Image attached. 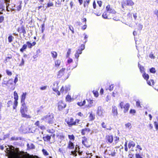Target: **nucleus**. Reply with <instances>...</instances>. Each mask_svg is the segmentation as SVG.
<instances>
[{
  "label": "nucleus",
  "mask_w": 158,
  "mask_h": 158,
  "mask_svg": "<svg viewBox=\"0 0 158 158\" xmlns=\"http://www.w3.org/2000/svg\"><path fill=\"white\" fill-rule=\"evenodd\" d=\"M0 148L2 150L5 149L8 158H31L29 154L21 152L18 148H15L12 146H8V147L6 146L4 148L2 146Z\"/></svg>",
  "instance_id": "1"
},
{
  "label": "nucleus",
  "mask_w": 158,
  "mask_h": 158,
  "mask_svg": "<svg viewBox=\"0 0 158 158\" xmlns=\"http://www.w3.org/2000/svg\"><path fill=\"white\" fill-rule=\"evenodd\" d=\"M41 120L49 124H52L53 123V116L52 114H49L41 118Z\"/></svg>",
  "instance_id": "2"
},
{
  "label": "nucleus",
  "mask_w": 158,
  "mask_h": 158,
  "mask_svg": "<svg viewBox=\"0 0 158 158\" xmlns=\"http://www.w3.org/2000/svg\"><path fill=\"white\" fill-rule=\"evenodd\" d=\"M27 111V108L25 103L22 104V106L20 108V111L22 116L23 117L29 118V115L25 114V113Z\"/></svg>",
  "instance_id": "3"
},
{
  "label": "nucleus",
  "mask_w": 158,
  "mask_h": 158,
  "mask_svg": "<svg viewBox=\"0 0 158 158\" xmlns=\"http://www.w3.org/2000/svg\"><path fill=\"white\" fill-rule=\"evenodd\" d=\"M66 121L69 126H71L73 125H76V123H78L79 121V120L77 119H76L75 121H74L73 119L71 117L68 118L67 119H66Z\"/></svg>",
  "instance_id": "4"
},
{
  "label": "nucleus",
  "mask_w": 158,
  "mask_h": 158,
  "mask_svg": "<svg viewBox=\"0 0 158 158\" xmlns=\"http://www.w3.org/2000/svg\"><path fill=\"white\" fill-rule=\"evenodd\" d=\"M119 106L121 109H124V112L126 113L128 111L130 107V104L129 103H124L123 102H121L119 104Z\"/></svg>",
  "instance_id": "5"
},
{
  "label": "nucleus",
  "mask_w": 158,
  "mask_h": 158,
  "mask_svg": "<svg viewBox=\"0 0 158 158\" xmlns=\"http://www.w3.org/2000/svg\"><path fill=\"white\" fill-rule=\"evenodd\" d=\"M70 89V86L66 85L62 86L60 90V92L63 94H65Z\"/></svg>",
  "instance_id": "6"
},
{
  "label": "nucleus",
  "mask_w": 158,
  "mask_h": 158,
  "mask_svg": "<svg viewBox=\"0 0 158 158\" xmlns=\"http://www.w3.org/2000/svg\"><path fill=\"white\" fill-rule=\"evenodd\" d=\"M58 85V82L57 81L55 82L52 89L53 90L55 91L58 96H59L60 95V92L58 90L59 88Z\"/></svg>",
  "instance_id": "7"
},
{
  "label": "nucleus",
  "mask_w": 158,
  "mask_h": 158,
  "mask_svg": "<svg viewBox=\"0 0 158 158\" xmlns=\"http://www.w3.org/2000/svg\"><path fill=\"white\" fill-rule=\"evenodd\" d=\"M66 104L62 101H60L58 103V109L60 110H62L66 106Z\"/></svg>",
  "instance_id": "8"
},
{
  "label": "nucleus",
  "mask_w": 158,
  "mask_h": 158,
  "mask_svg": "<svg viewBox=\"0 0 158 158\" xmlns=\"http://www.w3.org/2000/svg\"><path fill=\"white\" fill-rule=\"evenodd\" d=\"M103 110L101 106H98L97 111V114L99 116H103Z\"/></svg>",
  "instance_id": "9"
},
{
  "label": "nucleus",
  "mask_w": 158,
  "mask_h": 158,
  "mask_svg": "<svg viewBox=\"0 0 158 158\" xmlns=\"http://www.w3.org/2000/svg\"><path fill=\"white\" fill-rule=\"evenodd\" d=\"M82 143L86 147L88 148L89 147L90 143L89 142V140L87 138H84L82 141Z\"/></svg>",
  "instance_id": "10"
},
{
  "label": "nucleus",
  "mask_w": 158,
  "mask_h": 158,
  "mask_svg": "<svg viewBox=\"0 0 158 158\" xmlns=\"http://www.w3.org/2000/svg\"><path fill=\"white\" fill-rule=\"evenodd\" d=\"M65 70V68H62L58 72L57 75V77L58 78H60L62 77L64 74Z\"/></svg>",
  "instance_id": "11"
},
{
  "label": "nucleus",
  "mask_w": 158,
  "mask_h": 158,
  "mask_svg": "<svg viewBox=\"0 0 158 158\" xmlns=\"http://www.w3.org/2000/svg\"><path fill=\"white\" fill-rule=\"evenodd\" d=\"M18 31L20 33H23V34L26 33V31H25V27L22 26L20 27H19L18 29Z\"/></svg>",
  "instance_id": "12"
},
{
  "label": "nucleus",
  "mask_w": 158,
  "mask_h": 158,
  "mask_svg": "<svg viewBox=\"0 0 158 158\" xmlns=\"http://www.w3.org/2000/svg\"><path fill=\"white\" fill-rule=\"evenodd\" d=\"M27 95V93H23L21 96V102L22 104H23L25 103V100L26 98V95Z\"/></svg>",
  "instance_id": "13"
},
{
  "label": "nucleus",
  "mask_w": 158,
  "mask_h": 158,
  "mask_svg": "<svg viewBox=\"0 0 158 158\" xmlns=\"http://www.w3.org/2000/svg\"><path fill=\"white\" fill-rule=\"evenodd\" d=\"M106 139L108 140V142L111 143L113 140V136L112 135H108L106 136Z\"/></svg>",
  "instance_id": "14"
},
{
  "label": "nucleus",
  "mask_w": 158,
  "mask_h": 158,
  "mask_svg": "<svg viewBox=\"0 0 158 158\" xmlns=\"http://www.w3.org/2000/svg\"><path fill=\"white\" fill-rule=\"evenodd\" d=\"M112 111L114 115L117 116V108L115 106H113Z\"/></svg>",
  "instance_id": "15"
},
{
  "label": "nucleus",
  "mask_w": 158,
  "mask_h": 158,
  "mask_svg": "<svg viewBox=\"0 0 158 158\" xmlns=\"http://www.w3.org/2000/svg\"><path fill=\"white\" fill-rule=\"evenodd\" d=\"M74 145L73 144L71 141H69V142L68 148L69 149H73L74 148Z\"/></svg>",
  "instance_id": "16"
},
{
  "label": "nucleus",
  "mask_w": 158,
  "mask_h": 158,
  "mask_svg": "<svg viewBox=\"0 0 158 158\" xmlns=\"http://www.w3.org/2000/svg\"><path fill=\"white\" fill-rule=\"evenodd\" d=\"M51 54L53 59H56L57 56V52L55 51H52L51 52Z\"/></svg>",
  "instance_id": "17"
},
{
  "label": "nucleus",
  "mask_w": 158,
  "mask_h": 158,
  "mask_svg": "<svg viewBox=\"0 0 158 158\" xmlns=\"http://www.w3.org/2000/svg\"><path fill=\"white\" fill-rule=\"evenodd\" d=\"M135 143L134 142L131 141L129 142L128 143V147L129 148H130L131 147H134L135 146Z\"/></svg>",
  "instance_id": "18"
},
{
  "label": "nucleus",
  "mask_w": 158,
  "mask_h": 158,
  "mask_svg": "<svg viewBox=\"0 0 158 158\" xmlns=\"http://www.w3.org/2000/svg\"><path fill=\"white\" fill-rule=\"evenodd\" d=\"M127 6H132L134 5V2L131 0H127Z\"/></svg>",
  "instance_id": "19"
},
{
  "label": "nucleus",
  "mask_w": 158,
  "mask_h": 158,
  "mask_svg": "<svg viewBox=\"0 0 158 158\" xmlns=\"http://www.w3.org/2000/svg\"><path fill=\"white\" fill-rule=\"evenodd\" d=\"M60 60H56L55 62V66L56 67H58L60 65Z\"/></svg>",
  "instance_id": "20"
},
{
  "label": "nucleus",
  "mask_w": 158,
  "mask_h": 158,
  "mask_svg": "<svg viewBox=\"0 0 158 158\" xmlns=\"http://www.w3.org/2000/svg\"><path fill=\"white\" fill-rule=\"evenodd\" d=\"M43 139L44 140L46 141H50V139H51V136L47 135V136H46L44 137H43Z\"/></svg>",
  "instance_id": "21"
},
{
  "label": "nucleus",
  "mask_w": 158,
  "mask_h": 158,
  "mask_svg": "<svg viewBox=\"0 0 158 158\" xmlns=\"http://www.w3.org/2000/svg\"><path fill=\"white\" fill-rule=\"evenodd\" d=\"M95 118V115L92 113L90 114L89 116V120H93Z\"/></svg>",
  "instance_id": "22"
},
{
  "label": "nucleus",
  "mask_w": 158,
  "mask_h": 158,
  "mask_svg": "<svg viewBox=\"0 0 158 158\" xmlns=\"http://www.w3.org/2000/svg\"><path fill=\"white\" fill-rule=\"evenodd\" d=\"M79 54H80L77 52H76L75 54V57L77 59V60L76 61V65L75 67H76L77 65V63H78V58L79 57Z\"/></svg>",
  "instance_id": "23"
},
{
  "label": "nucleus",
  "mask_w": 158,
  "mask_h": 158,
  "mask_svg": "<svg viewBox=\"0 0 158 158\" xmlns=\"http://www.w3.org/2000/svg\"><path fill=\"white\" fill-rule=\"evenodd\" d=\"M143 77L144 79L147 80L149 78V76L148 74H146L145 73H144L143 75Z\"/></svg>",
  "instance_id": "24"
},
{
  "label": "nucleus",
  "mask_w": 158,
  "mask_h": 158,
  "mask_svg": "<svg viewBox=\"0 0 158 158\" xmlns=\"http://www.w3.org/2000/svg\"><path fill=\"white\" fill-rule=\"evenodd\" d=\"M27 45L26 44H24L22 48L20 49V51L22 52H23L25 49H26L27 48Z\"/></svg>",
  "instance_id": "25"
},
{
  "label": "nucleus",
  "mask_w": 158,
  "mask_h": 158,
  "mask_svg": "<svg viewBox=\"0 0 158 158\" xmlns=\"http://www.w3.org/2000/svg\"><path fill=\"white\" fill-rule=\"evenodd\" d=\"M14 39V37L12 35H9L8 38V41L9 43L12 42Z\"/></svg>",
  "instance_id": "26"
},
{
  "label": "nucleus",
  "mask_w": 158,
  "mask_h": 158,
  "mask_svg": "<svg viewBox=\"0 0 158 158\" xmlns=\"http://www.w3.org/2000/svg\"><path fill=\"white\" fill-rule=\"evenodd\" d=\"M14 98L15 100L16 101H17L18 99V96L16 91H15L14 92Z\"/></svg>",
  "instance_id": "27"
},
{
  "label": "nucleus",
  "mask_w": 158,
  "mask_h": 158,
  "mask_svg": "<svg viewBox=\"0 0 158 158\" xmlns=\"http://www.w3.org/2000/svg\"><path fill=\"white\" fill-rule=\"evenodd\" d=\"M125 126L127 128L130 129L131 127V124L130 123H128L125 124Z\"/></svg>",
  "instance_id": "28"
},
{
  "label": "nucleus",
  "mask_w": 158,
  "mask_h": 158,
  "mask_svg": "<svg viewBox=\"0 0 158 158\" xmlns=\"http://www.w3.org/2000/svg\"><path fill=\"white\" fill-rule=\"evenodd\" d=\"M136 106L138 107H139V108L142 107V106H141V102L139 100H138L136 101Z\"/></svg>",
  "instance_id": "29"
},
{
  "label": "nucleus",
  "mask_w": 158,
  "mask_h": 158,
  "mask_svg": "<svg viewBox=\"0 0 158 158\" xmlns=\"http://www.w3.org/2000/svg\"><path fill=\"white\" fill-rule=\"evenodd\" d=\"M138 67H139L140 71L141 73L143 72H144V67L143 66H141L138 63Z\"/></svg>",
  "instance_id": "30"
},
{
  "label": "nucleus",
  "mask_w": 158,
  "mask_h": 158,
  "mask_svg": "<svg viewBox=\"0 0 158 158\" xmlns=\"http://www.w3.org/2000/svg\"><path fill=\"white\" fill-rule=\"evenodd\" d=\"M18 104L17 101L15 100L14 104L13 106V108L14 109H15Z\"/></svg>",
  "instance_id": "31"
},
{
  "label": "nucleus",
  "mask_w": 158,
  "mask_h": 158,
  "mask_svg": "<svg viewBox=\"0 0 158 158\" xmlns=\"http://www.w3.org/2000/svg\"><path fill=\"white\" fill-rule=\"evenodd\" d=\"M85 101L84 100L82 102L77 103V105L80 106H82L85 105Z\"/></svg>",
  "instance_id": "32"
},
{
  "label": "nucleus",
  "mask_w": 158,
  "mask_h": 158,
  "mask_svg": "<svg viewBox=\"0 0 158 158\" xmlns=\"http://www.w3.org/2000/svg\"><path fill=\"white\" fill-rule=\"evenodd\" d=\"M71 98L70 95H68L66 97V100L67 101L70 102L71 101Z\"/></svg>",
  "instance_id": "33"
},
{
  "label": "nucleus",
  "mask_w": 158,
  "mask_h": 158,
  "mask_svg": "<svg viewBox=\"0 0 158 158\" xmlns=\"http://www.w3.org/2000/svg\"><path fill=\"white\" fill-rule=\"evenodd\" d=\"M68 137L69 139L73 141H74L75 139V137L73 135H68Z\"/></svg>",
  "instance_id": "34"
},
{
  "label": "nucleus",
  "mask_w": 158,
  "mask_h": 158,
  "mask_svg": "<svg viewBox=\"0 0 158 158\" xmlns=\"http://www.w3.org/2000/svg\"><path fill=\"white\" fill-rule=\"evenodd\" d=\"M53 3L52 2H50V1L49 0V2L47 4V8L51 6H53Z\"/></svg>",
  "instance_id": "35"
},
{
  "label": "nucleus",
  "mask_w": 158,
  "mask_h": 158,
  "mask_svg": "<svg viewBox=\"0 0 158 158\" xmlns=\"http://www.w3.org/2000/svg\"><path fill=\"white\" fill-rule=\"evenodd\" d=\"M127 6V0L124 1H123V2H122V7L123 8H124V6Z\"/></svg>",
  "instance_id": "36"
},
{
  "label": "nucleus",
  "mask_w": 158,
  "mask_h": 158,
  "mask_svg": "<svg viewBox=\"0 0 158 158\" xmlns=\"http://www.w3.org/2000/svg\"><path fill=\"white\" fill-rule=\"evenodd\" d=\"M27 45L28 46V47L29 48H31L33 46L32 45L31 43L27 41L26 42Z\"/></svg>",
  "instance_id": "37"
},
{
  "label": "nucleus",
  "mask_w": 158,
  "mask_h": 158,
  "mask_svg": "<svg viewBox=\"0 0 158 158\" xmlns=\"http://www.w3.org/2000/svg\"><path fill=\"white\" fill-rule=\"evenodd\" d=\"M93 94L95 97H98V93L97 91L94 90L93 91Z\"/></svg>",
  "instance_id": "38"
},
{
  "label": "nucleus",
  "mask_w": 158,
  "mask_h": 158,
  "mask_svg": "<svg viewBox=\"0 0 158 158\" xmlns=\"http://www.w3.org/2000/svg\"><path fill=\"white\" fill-rule=\"evenodd\" d=\"M42 151L43 152V154L45 155V156H48L49 155L48 153V152L45 149H43L42 150Z\"/></svg>",
  "instance_id": "39"
},
{
  "label": "nucleus",
  "mask_w": 158,
  "mask_h": 158,
  "mask_svg": "<svg viewBox=\"0 0 158 158\" xmlns=\"http://www.w3.org/2000/svg\"><path fill=\"white\" fill-rule=\"evenodd\" d=\"M150 72L151 73H154L156 72L155 69L154 68H152L150 70Z\"/></svg>",
  "instance_id": "40"
},
{
  "label": "nucleus",
  "mask_w": 158,
  "mask_h": 158,
  "mask_svg": "<svg viewBox=\"0 0 158 158\" xmlns=\"http://www.w3.org/2000/svg\"><path fill=\"white\" fill-rule=\"evenodd\" d=\"M71 52V49H69L67 52V55H66V57H68L69 56L70 53Z\"/></svg>",
  "instance_id": "41"
},
{
  "label": "nucleus",
  "mask_w": 158,
  "mask_h": 158,
  "mask_svg": "<svg viewBox=\"0 0 158 158\" xmlns=\"http://www.w3.org/2000/svg\"><path fill=\"white\" fill-rule=\"evenodd\" d=\"M118 95V92L117 91H114V92H113L112 95L114 97Z\"/></svg>",
  "instance_id": "42"
},
{
  "label": "nucleus",
  "mask_w": 158,
  "mask_h": 158,
  "mask_svg": "<svg viewBox=\"0 0 158 158\" xmlns=\"http://www.w3.org/2000/svg\"><path fill=\"white\" fill-rule=\"evenodd\" d=\"M109 13H112L113 14H115L116 12L114 9H111L110 10V11H108Z\"/></svg>",
  "instance_id": "43"
},
{
  "label": "nucleus",
  "mask_w": 158,
  "mask_h": 158,
  "mask_svg": "<svg viewBox=\"0 0 158 158\" xmlns=\"http://www.w3.org/2000/svg\"><path fill=\"white\" fill-rule=\"evenodd\" d=\"M6 72L7 75L9 76H11L12 74V72L8 70H6Z\"/></svg>",
  "instance_id": "44"
},
{
  "label": "nucleus",
  "mask_w": 158,
  "mask_h": 158,
  "mask_svg": "<svg viewBox=\"0 0 158 158\" xmlns=\"http://www.w3.org/2000/svg\"><path fill=\"white\" fill-rule=\"evenodd\" d=\"M113 87H114L113 85H111L109 86V87L108 88H106V90L109 89L111 91V90H113Z\"/></svg>",
  "instance_id": "45"
},
{
  "label": "nucleus",
  "mask_w": 158,
  "mask_h": 158,
  "mask_svg": "<svg viewBox=\"0 0 158 158\" xmlns=\"http://www.w3.org/2000/svg\"><path fill=\"white\" fill-rule=\"evenodd\" d=\"M102 17L105 18V19H107V15L106 13V12L104 13L102 15Z\"/></svg>",
  "instance_id": "46"
},
{
  "label": "nucleus",
  "mask_w": 158,
  "mask_h": 158,
  "mask_svg": "<svg viewBox=\"0 0 158 158\" xmlns=\"http://www.w3.org/2000/svg\"><path fill=\"white\" fill-rule=\"evenodd\" d=\"M64 1L65 0H58L57 2H56V3L58 5H60L61 4L62 1H63V2H64Z\"/></svg>",
  "instance_id": "47"
},
{
  "label": "nucleus",
  "mask_w": 158,
  "mask_h": 158,
  "mask_svg": "<svg viewBox=\"0 0 158 158\" xmlns=\"http://www.w3.org/2000/svg\"><path fill=\"white\" fill-rule=\"evenodd\" d=\"M154 125L156 130H158V124L157 122H154Z\"/></svg>",
  "instance_id": "48"
},
{
  "label": "nucleus",
  "mask_w": 158,
  "mask_h": 158,
  "mask_svg": "<svg viewBox=\"0 0 158 158\" xmlns=\"http://www.w3.org/2000/svg\"><path fill=\"white\" fill-rule=\"evenodd\" d=\"M136 112V111L134 109H131L130 111V114H134Z\"/></svg>",
  "instance_id": "49"
},
{
  "label": "nucleus",
  "mask_w": 158,
  "mask_h": 158,
  "mask_svg": "<svg viewBox=\"0 0 158 158\" xmlns=\"http://www.w3.org/2000/svg\"><path fill=\"white\" fill-rule=\"evenodd\" d=\"M24 61L23 59H22L21 63L19 64V66H22L24 65Z\"/></svg>",
  "instance_id": "50"
},
{
  "label": "nucleus",
  "mask_w": 158,
  "mask_h": 158,
  "mask_svg": "<svg viewBox=\"0 0 158 158\" xmlns=\"http://www.w3.org/2000/svg\"><path fill=\"white\" fill-rule=\"evenodd\" d=\"M106 10L108 12L110 11V10L111 9L110 8V6L109 5H108L106 8Z\"/></svg>",
  "instance_id": "51"
},
{
  "label": "nucleus",
  "mask_w": 158,
  "mask_h": 158,
  "mask_svg": "<svg viewBox=\"0 0 158 158\" xmlns=\"http://www.w3.org/2000/svg\"><path fill=\"white\" fill-rule=\"evenodd\" d=\"M18 139V138L15 137H12L11 138V140H17Z\"/></svg>",
  "instance_id": "52"
},
{
  "label": "nucleus",
  "mask_w": 158,
  "mask_h": 158,
  "mask_svg": "<svg viewBox=\"0 0 158 158\" xmlns=\"http://www.w3.org/2000/svg\"><path fill=\"white\" fill-rule=\"evenodd\" d=\"M35 125L36 126H38V127H39L40 126V122L38 121H37L35 123Z\"/></svg>",
  "instance_id": "53"
},
{
  "label": "nucleus",
  "mask_w": 158,
  "mask_h": 158,
  "mask_svg": "<svg viewBox=\"0 0 158 158\" xmlns=\"http://www.w3.org/2000/svg\"><path fill=\"white\" fill-rule=\"evenodd\" d=\"M135 157L136 158H142L140 155L138 153L135 154Z\"/></svg>",
  "instance_id": "54"
},
{
  "label": "nucleus",
  "mask_w": 158,
  "mask_h": 158,
  "mask_svg": "<svg viewBox=\"0 0 158 158\" xmlns=\"http://www.w3.org/2000/svg\"><path fill=\"white\" fill-rule=\"evenodd\" d=\"M47 88V86H45L40 87V89L41 90H45Z\"/></svg>",
  "instance_id": "55"
},
{
  "label": "nucleus",
  "mask_w": 158,
  "mask_h": 158,
  "mask_svg": "<svg viewBox=\"0 0 158 158\" xmlns=\"http://www.w3.org/2000/svg\"><path fill=\"white\" fill-rule=\"evenodd\" d=\"M73 62V60L72 59L69 58L67 62L68 64H70Z\"/></svg>",
  "instance_id": "56"
},
{
  "label": "nucleus",
  "mask_w": 158,
  "mask_h": 158,
  "mask_svg": "<svg viewBox=\"0 0 158 158\" xmlns=\"http://www.w3.org/2000/svg\"><path fill=\"white\" fill-rule=\"evenodd\" d=\"M149 57L151 58L152 59H154L155 58V56H154L153 54L152 53H150L149 54Z\"/></svg>",
  "instance_id": "57"
},
{
  "label": "nucleus",
  "mask_w": 158,
  "mask_h": 158,
  "mask_svg": "<svg viewBox=\"0 0 158 158\" xmlns=\"http://www.w3.org/2000/svg\"><path fill=\"white\" fill-rule=\"evenodd\" d=\"M79 149V147L77 145H76V146L75 149V151L76 152H77Z\"/></svg>",
  "instance_id": "58"
},
{
  "label": "nucleus",
  "mask_w": 158,
  "mask_h": 158,
  "mask_svg": "<svg viewBox=\"0 0 158 158\" xmlns=\"http://www.w3.org/2000/svg\"><path fill=\"white\" fill-rule=\"evenodd\" d=\"M18 81V78L17 77V75L15 77V80L14 81V83L15 84H16L17 82Z\"/></svg>",
  "instance_id": "59"
},
{
  "label": "nucleus",
  "mask_w": 158,
  "mask_h": 158,
  "mask_svg": "<svg viewBox=\"0 0 158 158\" xmlns=\"http://www.w3.org/2000/svg\"><path fill=\"white\" fill-rule=\"evenodd\" d=\"M69 29L72 31V33H74V29L73 27H72V28H71L70 26H69Z\"/></svg>",
  "instance_id": "60"
},
{
  "label": "nucleus",
  "mask_w": 158,
  "mask_h": 158,
  "mask_svg": "<svg viewBox=\"0 0 158 158\" xmlns=\"http://www.w3.org/2000/svg\"><path fill=\"white\" fill-rule=\"evenodd\" d=\"M97 3L100 7L101 6L102 2L101 1H98Z\"/></svg>",
  "instance_id": "61"
},
{
  "label": "nucleus",
  "mask_w": 158,
  "mask_h": 158,
  "mask_svg": "<svg viewBox=\"0 0 158 158\" xmlns=\"http://www.w3.org/2000/svg\"><path fill=\"white\" fill-rule=\"evenodd\" d=\"M4 17L3 16H1L0 17V23H1L4 20Z\"/></svg>",
  "instance_id": "62"
},
{
  "label": "nucleus",
  "mask_w": 158,
  "mask_h": 158,
  "mask_svg": "<svg viewBox=\"0 0 158 158\" xmlns=\"http://www.w3.org/2000/svg\"><path fill=\"white\" fill-rule=\"evenodd\" d=\"M82 50H81V49H79L77 51V52L78 53H79L80 54H81L82 52Z\"/></svg>",
  "instance_id": "63"
},
{
  "label": "nucleus",
  "mask_w": 158,
  "mask_h": 158,
  "mask_svg": "<svg viewBox=\"0 0 158 158\" xmlns=\"http://www.w3.org/2000/svg\"><path fill=\"white\" fill-rule=\"evenodd\" d=\"M88 102H89V103L90 105H91L93 103V100L89 99L88 101Z\"/></svg>",
  "instance_id": "64"
}]
</instances>
